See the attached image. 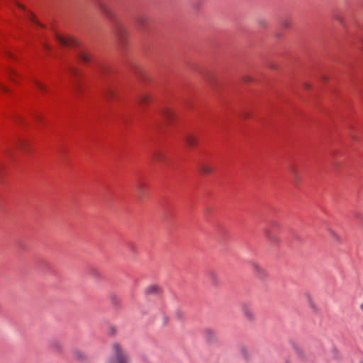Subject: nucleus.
<instances>
[{"label":"nucleus","mask_w":363,"mask_h":363,"mask_svg":"<svg viewBox=\"0 0 363 363\" xmlns=\"http://www.w3.org/2000/svg\"><path fill=\"white\" fill-rule=\"evenodd\" d=\"M113 357L108 358L106 363H128L129 357L123 352L121 345L115 342L112 346Z\"/></svg>","instance_id":"f257e3e1"},{"label":"nucleus","mask_w":363,"mask_h":363,"mask_svg":"<svg viewBox=\"0 0 363 363\" xmlns=\"http://www.w3.org/2000/svg\"><path fill=\"white\" fill-rule=\"evenodd\" d=\"M241 311L246 320L249 321H254L255 320V314L248 304L242 303L241 305Z\"/></svg>","instance_id":"f03ea898"},{"label":"nucleus","mask_w":363,"mask_h":363,"mask_svg":"<svg viewBox=\"0 0 363 363\" xmlns=\"http://www.w3.org/2000/svg\"><path fill=\"white\" fill-rule=\"evenodd\" d=\"M55 38L57 41L62 45L69 46L76 44V40L72 36H68L65 38L60 35L59 34H56Z\"/></svg>","instance_id":"7ed1b4c3"},{"label":"nucleus","mask_w":363,"mask_h":363,"mask_svg":"<svg viewBox=\"0 0 363 363\" xmlns=\"http://www.w3.org/2000/svg\"><path fill=\"white\" fill-rule=\"evenodd\" d=\"M251 266L253 271L259 279H263L267 277V273L266 270L258 263L252 262Z\"/></svg>","instance_id":"20e7f679"},{"label":"nucleus","mask_w":363,"mask_h":363,"mask_svg":"<svg viewBox=\"0 0 363 363\" xmlns=\"http://www.w3.org/2000/svg\"><path fill=\"white\" fill-rule=\"evenodd\" d=\"M49 348L55 352L61 353L63 351V346L60 341L52 340L48 344Z\"/></svg>","instance_id":"39448f33"},{"label":"nucleus","mask_w":363,"mask_h":363,"mask_svg":"<svg viewBox=\"0 0 363 363\" xmlns=\"http://www.w3.org/2000/svg\"><path fill=\"white\" fill-rule=\"evenodd\" d=\"M100 10L103 13V14L109 20L112 21L114 18V15L111 9L105 4H101L100 6Z\"/></svg>","instance_id":"423d86ee"},{"label":"nucleus","mask_w":363,"mask_h":363,"mask_svg":"<svg viewBox=\"0 0 363 363\" xmlns=\"http://www.w3.org/2000/svg\"><path fill=\"white\" fill-rule=\"evenodd\" d=\"M72 357L74 359L80 362L85 361L87 357L84 352L77 349H74L72 350Z\"/></svg>","instance_id":"0eeeda50"},{"label":"nucleus","mask_w":363,"mask_h":363,"mask_svg":"<svg viewBox=\"0 0 363 363\" xmlns=\"http://www.w3.org/2000/svg\"><path fill=\"white\" fill-rule=\"evenodd\" d=\"M203 335L208 342H213L216 340V332L211 328H206L203 330Z\"/></svg>","instance_id":"6e6552de"},{"label":"nucleus","mask_w":363,"mask_h":363,"mask_svg":"<svg viewBox=\"0 0 363 363\" xmlns=\"http://www.w3.org/2000/svg\"><path fill=\"white\" fill-rule=\"evenodd\" d=\"M161 115L167 122H170L174 118V113L169 108H163L161 110Z\"/></svg>","instance_id":"1a4fd4ad"},{"label":"nucleus","mask_w":363,"mask_h":363,"mask_svg":"<svg viewBox=\"0 0 363 363\" xmlns=\"http://www.w3.org/2000/svg\"><path fill=\"white\" fill-rule=\"evenodd\" d=\"M199 169L201 173L204 174H211L213 171V167L206 163H201L199 164Z\"/></svg>","instance_id":"9d476101"},{"label":"nucleus","mask_w":363,"mask_h":363,"mask_svg":"<svg viewBox=\"0 0 363 363\" xmlns=\"http://www.w3.org/2000/svg\"><path fill=\"white\" fill-rule=\"evenodd\" d=\"M184 140L189 146H194L196 144L197 139L194 135L189 134L185 136Z\"/></svg>","instance_id":"9b49d317"},{"label":"nucleus","mask_w":363,"mask_h":363,"mask_svg":"<svg viewBox=\"0 0 363 363\" xmlns=\"http://www.w3.org/2000/svg\"><path fill=\"white\" fill-rule=\"evenodd\" d=\"M152 100L151 96L147 94H143L140 96L138 99V102L140 104H146L150 102Z\"/></svg>","instance_id":"f8f14e48"},{"label":"nucleus","mask_w":363,"mask_h":363,"mask_svg":"<svg viewBox=\"0 0 363 363\" xmlns=\"http://www.w3.org/2000/svg\"><path fill=\"white\" fill-rule=\"evenodd\" d=\"M149 21V18L147 16H140L138 19V24L140 27L145 28L147 25V22Z\"/></svg>","instance_id":"ddd939ff"},{"label":"nucleus","mask_w":363,"mask_h":363,"mask_svg":"<svg viewBox=\"0 0 363 363\" xmlns=\"http://www.w3.org/2000/svg\"><path fill=\"white\" fill-rule=\"evenodd\" d=\"M145 292L149 294H157L160 292V288L157 285H150L146 288Z\"/></svg>","instance_id":"4468645a"},{"label":"nucleus","mask_w":363,"mask_h":363,"mask_svg":"<svg viewBox=\"0 0 363 363\" xmlns=\"http://www.w3.org/2000/svg\"><path fill=\"white\" fill-rule=\"evenodd\" d=\"M125 33V30L122 28H118L116 30V35L120 40H123V35Z\"/></svg>","instance_id":"2eb2a0df"},{"label":"nucleus","mask_w":363,"mask_h":363,"mask_svg":"<svg viewBox=\"0 0 363 363\" xmlns=\"http://www.w3.org/2000/svg\"><path fill=\"white\" fill-rule=\"evenodd\" d=\"M33 82L40 91H41L43 92H45L47 91L46 86L43 84H42L40 82H39L38 80H34Z\"/></svg>","instance_id":"dca6fc26"},{"label":"nucleus","mask_w":363,"mask_h":363,"mask_svg":"<svg viewBox=\"0 0 363 363\" xmlns=\"http://www.w3.org/2000/svg\"><path fill=\"white\" fill-rule=\"evenodd\" d=\"M153 157L158 162H162L164 160L163 154L162 152H155L153 154Z\"/></svg>","instance_id":"f3484780"},{"label":"nucleus","mask_w":363,"mask_h":363,"mask_svg":"<svg viewBox=\"0 0 363 363\" xmlns=\"http://www.w3.org/2000/svg\"><path fill=\"white\" fill-rule=\"evenodd\" d=\"M80 58L84 62H87L91 60V57L89 56V55L86 52H82L80 54Z\"/></svg>","instance_id":"a211bd4d"},{"label":"nucleus","mask_w":363,"mask_h":363,"mask_svg":"<svg viewBox=\"0 0 363 363\" xmlns=\"http://www.w3.org/2000/svg\"><path fill=\"white\" fill-rule=\"evenodd\" d=\"M28 19H30V21H32L33 23H36L39 26L44 27V26L43 24H41L40 22H38L37 21V19L35 18V17L34 16V15L33 13H30L28 16Z\"/></svg>","instance_id":"6ab92c4d"},{"label":"nucleus","mask_w":363,"mask_h":363,"mask_svg":"<svg viewBox=\"0 0 363 363\" xmlns=\"http://www.w3.org/2000/svg\"><path fill=\"white\" fill-rule=\"evenodd\" d=\"M266 235L272 242H278V240L274 236H273L269 231L266 232Z\"/></svg>","instance_id":"aec40b11"},{"label":"nucleus","mask_w":363,"mask_h":363,"mask_svg":"<svg viewBox=\"0 0 363 363\" xmlns=\"http://www.w3.org/2000/svg\"><path fill=\"white\" fill-rule=\"evenodd\" d=\"M296 353L298 355V357L303 359H306V354L304 353V352L300 349V348H297L296 349Z\"/></svg>","instance_id":"412c9836"},{"label":"nucleus","mask_w":363,"mask_h":363,"mask_svg":"<svg viewBox=\"0 0 363 363\" xmlns=\"http://www.w3.org/2000/svg\"><path fill=\"white\" fill-rule=\"evenodd\" d=\"M113 90H112L111 89H108L105 95H106V97L108 99H111V98L113 97Z\"/></svg>","instance_id":"4be33fe9"},{"label":"nucleus","mask_w":363,"mask_h":363,"mask_svg":"<svg viewBox=\"0 0 363 363\" xmlns=\"http://www.w3.org/2000/svg\"><path fill=\"white\" fill-rule=\"evenodd\" d=\"M258 24L262 27H265L267 25V21L264 18L258 20Z\"/></svg>","instance_id":"5701e85b"},{"label":"nucleus","mask_w":363,"mask_h":363,"mask_svg":"<svg viewBox=\"0 0 363 363\" xmlns=\"http://www.w3.org/2000/svg\"><path fill=\"white\" fill-rule=\"evenodd\" d=\"M111 301H112V303L113 304L118 305L119 303V300L118 299V298L115 295H111Z\"/></svg>","instance_id":"b1692460"},{"label":"nucleus","mask_w":363,"mask_h":363,"mask_svg":"<svg viewBox=\"0 0 363 363\" xmlns=\"http://www.w3.org/2000/svg\"><path fill=\"white\" fill-rule=\"evenodd\" d=\"M0 89L4 91V92H8L9 91V89L7 87H6L4 84H2L1 82H0Z\"/></svg>","instance_id":"393cba45"},{"label":"nucleus","mask_w":363,"mask_h":363,"mask_svg":"<svg viewBox=\"0 0 363 363\" xmlns=\"http://www.w3.org/2000/svg\"><path fill=\"white\" fill-rule=\"evenodd\" d=\"M176 314H177V316L178 318H182V312L177 311Z\"/></svg>","instance_id":"a878e982"},{"label":"nucleus","mask_w":363,"mask_h":363,"mask_svg":"<svg viewBox=\"0 0 363 363\" xmlns=\"http://www.w3.org/2000/svg\"><path fill=\"white\" fill-rule=\"evenodd\" d=\"M330 234L335 238H337V234L333 230H330Z\"/></svg>","instance_id":"bb28decb"},{"label":"nucleus","mask_w":363,"mask_h":363,"mask_svg":"<svg viewBox=\"0 0 363 363\" xmlns=\"http://www.w3.org/2000/svg\"><path fill=\"white\" fill-rule=\"evenodd\" d=\"M211 276L216 281H217V277L215 274L212 273Z\"/></svg>","instance_id":"cd10ccee"},{"label":"nucleus","mask_w":363,"mask_h":363,"mask_svg":"<svg viewBox=\"0 0 363 363\" xmlns=\"http://www.w3.org/2000/svg\"><path fill=\"white\" fill-rule=\"evenodd\" d=\"M70 72L72 74H76V70L74 69H71Z\"/></svg>","instance_id":"c85d7f7f"},{"label":"nucleus","mask_w":363,"mask_h":363,"mask_svg":"<svg viewBox=\"0 0 363 363\" xmlns=\"http://www.w3.org/2000/svg\"><path fill=\"white\" fill-rule=\"evenodd\" d=\"M10 73L12 74H16V72L12 69L10 70Z\"/></svg>","instance_id":"c756f323"},{"label":"nucleus","mask_w":363,"mask_h":363,"mask_svg":"<svg viewBox=\"0 0 363 363\" xmlns=\"http://www.w3.org/2000/svg\"><path fill=\"white\" fill-rule=\"evenodd\" d=\"M243 117L245 118H248V114L247 113H245L243 115Z\"/></svg>","instance_id":"7c9ffc66"},{"label":"nucleus","mask_w":363,"mask_h":363,"mask_svg":"<svg viewBox=\"0 0 363 363\" xmlns=\"http://www.w3.org/2000/svg\"><path fill=\"white\" fill-rule=\"evenodd\" d=\"M360 308L363 311V303L360 305Z\"/></svg>","instance_id":"2f4dec72"},{"label":"nucleus","mask_w":363,"mask_h":363,"mask_svg":"<svg viewBox=\"0 0 363 363\" xmlns=\"http://www.w3.org/2000/svg\"><path fill=\"white\" fill-rule=\"evenodd\" d=\"M18 6L23 9H24V8L21 6V5H18Z\"/></svg>","instance_id":"473e14b6"},{"label":"nucleus","mask_w":363,"mask_h":363,"mask_svg":"<svg viewBox=\"0 0 363 363\" xmlns=\"http://www.w3.org/2000/svg\"><path fill=\"white\" fill-rule=\"evenodd\" d=\"M284 26L286 27V26H288V24H287V23H285V24L284 25Z\"/></svg>","instance_id":"72a5a7b5"},{"label":"nucleus","mask_w":363,"mask_h":363,"mask_svg":"<svg viewBox=\"0 0 363 363\" xmlns=\"http://www.w3.org/2000/svg\"><path fill=\"white\" fill-rule=\"evenodd\" d=\"M362 43H363V40H362Z\"/></svg>","instance_id":"f704fd0d"}]
</instances>
